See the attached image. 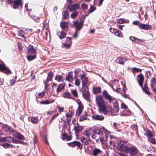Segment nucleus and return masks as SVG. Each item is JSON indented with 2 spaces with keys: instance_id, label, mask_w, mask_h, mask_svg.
<instances>
[{
  "instance_id": "nucleus-12",
  "label": "nucleus",
  "mask_w": 156,
  "mask_h": 156,
  "mask_svg": "<svg viewBox=\"0 0 156 156\" xmlns=\"http://www.w3.org/2000/svg\"><path fill=\"white\" fill-rule=\"evenodd\" d=\"M136 79L140 86L142 87L144 80V78L143 75L142 74L138 75L136 77Z\"/></svg>"
},
{
  "instance_id": "nucleus-45",
  "label": "nucleus",
  "mask_w": 156,
  "mask_h": 156,
  "mask_svg": "<svg viewBox=\"0 0 156 156\" xmlns=\"http://www.w3.org/2000/svg\"><path fill=\"white\" fill-rule=\"evenodd\" d=\"M76 141H75L73 142L68 143V145L70 147H75L76 146Z\"/></svg>"
},
{
  "instance_id": "nucleus-3",
  "label": "nucleus",
  "mask_w": 156,
  "mask_h": 156,
  "mask_svg": "<svg viewBox=\"0 0 156 156\" xmlns=\"http://www.w3.org/2000/svg\"><path fill=\"white\" fill-rule=\"evenodd\" d=\"M84 19L85 17H84L83 20H80V23L78 22V20L73 21V26H75V28L78 30H80L83 27Z\"/></svg>"
},
{
  "instance_id": "nucleus-40",
  "label": "nucleus",
  "mask_w": 156,
  "mask_h": 156,
  "mask_svg": "<svg viewBox=\"0 0 156 156\" xmlns=\"http://www.w3.org/2000/svg\"><path fill=\"white\" fill-rule=\"evenodd\" d=\"M71 92L72 94L75 98L78 96V93L76 90L72 89L71 90Z\"/></svg>"
},
{
  "instance_id": "nucleus-14",
  "label": "nucleus",
  "mask_w": 156,
  "mask_h": 156,
  "mask_svg": "<svg viewBox=\"0 0 156 156\" xmlns=\"http://www.w3.org/2000/svg\"><path fill=\"white\" fill-rule=\"evenodd\" d=\"M113 30V32L114 33L115 35L119 37H122V34L120 31L115 29H113L112 28H111L109 29V30L111 32H112L111 30Z\"/></svg>"
},
{
  "instance_id": "nucleus-60",
  "label": "nucleus",
  "mask_w": 156,
  "mask_h": 156,
  "mask_svg": "<svg viewBox=\"0 0 156 156\" xmlns=\"http://www.w3.org/2000/svg\"><path fill=\"white\" fill-rule=\"evenodd\" d=\"M149 141L152 144H155L156 143L155 140L154 138H152L149 139Z\"/></svg>"
},
{
  "instance_id": "nucleus-31",
  "label": "nucleus",
  "mask_w": 156,
  "mask_h": 156,
  "mask_svg": "<svg viewBox=\"0 0 156 156\" xmlns=\"http://www.w3.org/2000/svg\"><path fill=\"white\" fill-rule=\"evenodd\" d=\"M16 136L18 139L23 140L24 139V136L20 133L19 132H17L16 133Z\"/></svg>"
},
{
  "instance_id": "nucleus-61",
  "label": "nucleus",
  "mask_w": 156,
  "mask_h": 156,
  "mask_svg": "<svg viewBox=\"0 0 156 156\" xmlns=\"http://www.w3.org/2000/svg\"><path fill=\"white\" fill-rule=\"evenodd\" d=\"M87 119V118L85 116H83L80 118L79 120L80 121H82Z\"/></svg>"
},
{
  "instance_id": "nucleus-43",
  "label": "nucleus",
  "mask_w": 156,
  "mask_h": 156,
  "mask_svg": "<svg viewBox=\"0 0 156 156\" xmlns=\"http://www.w3.org/2000/svg\"><path fill=\"white\" fill-rule=\"evenodd\" d=\"M36 55H29L27 56V59L28 60L30 61L36 58Z\"/></svg>"
},
{
  "instance_id": "nucleus-36",
  "label": "nucleus",
  "mask_w": 156,
  "mask_h": 156,
  "mask_svg": "<svg viewBox=\"0 0 156 156\" xmlns=\"http://www.w3.org/2000/svg\"><path fill=\"white\" fill-rule=\"evenodd\" d=\"M151 88H153L155 87V85L156 83V79L153 77L152 78L151 80Z\"/></svg>"
},
{
  "instance_id": "nucleus-20",
  "label": "nucleus",
  "mask_w": 156,
  "mask_h": 156,
  "mask_svg": "<svg viewBox=\"0 0 156 156\" xmlns=\"http://www.w3.org/2000/svg\"><path fill=\"white\" fill-rule=\"evenodd\" d=\"M22 3L21 0H16L13 6V9H16L19 6H22Z\"/></svg>"
},
{
  "instance_id": "nucleus-22",
  "label": "nucleus",
  "mask_w": 156,
  "mask_h": 156,
  "mask_svg": "<svg viewBox=\"0 0 156 156\" xmlns=\"http://www.w3.org/2000/svg\"><path fill=\"white\" fill-rule=\"evenodd\" d=\"M140 27L144 30H148L150 29L151 28V25L141 24L139 25Z\"/></svg>"
},
{
  "instance_id": "nucleus-34",
  "label": "nucleus",
  "mask_w": 156,
  "mask_h": 156,
  "mask_svg": "<svg viewBox=\"0 0 156 156\" xmlns=\"http://www.w3.org/2000/svg\"><path fill=\"white\" fill-rule=\"evenodd\" d=\"M62 19H66L68 17V13L66 11H65L63 12L62 13Z\"/></svg>"
},
{
  "instance_id": "nucleus-38",
  "label": "nucleus",
  "mask_w": 156,
  "mask_h": 156,
  "mask_svg": "<svg viewBox=\"0 0 156 156\" xmlns=\"http://www.w3.org/2000/svg\"><path fill=\"white\" fill-rule=\"evenodd\" d=\"M68 26V23L66 22H61L60 26L62 29H65Z\"/></svg>"
},
{
  "instance_id": "nucleus-57",
  "label": "nucleus",
  "mask_w": 156,
  "mask_h": 156,
  "mask_svg": "<svg viewBox=\"0 0 156 156\" xmlns=\"http://www.w3.org/2000/svg\"><path fill=\"white\" fill-rule=\"evenodd\" d=\"M151 74V72L149 71H147L146 73L145 76L147 78H148Z\"/></svg>"
},
{
  "instance_id": "nucleus-2",
  "label": "nucleus",
  "mask_w": 156,
  "mask_h": 156,
  "mask_svg": "<svg viewBox=\"0 0 156 156\" xmlns=\"http://www.w3.org/2000/svg\"><path fill=\"white\" fill-rule=\"evenodd\" d=\"M96 100L99 110L105 105V102L103 98L100 96L96 97Z\"/></svg>"
},
{
  "instance_id": "nucleus-7",
  "label": "nucleus",
  "mask_w": 156,
  "mask_h": 156,
  "mask_svg": "<svg viewBox=\"0 0 156 156\" xmlns=\"http://www.w3.org/2000/svg\"><path fill=\"white\" fill-rule=\"evenodd\" d=\"M80 75L81 76L80 79L82 80V87H87L89 82L88 78L84 75V73L83 74H80Z\"/></svg>"
},
{
  "instance_id": "nucleus-37",
  "label": "nucleus",
  "mask_w": 156,
  "mask_h": 156,
  "mask_svg": "<svg viewBox=\"0 0 156 156\" xmlns=\"http://www.w3.org/2000/svg\"><path fill=\"white\" fill-rule=\"evenodd\" d=\"M78 12L77 11H75L71 15V17L73 19L75 18L78 15Z\"/></svg>"
},
{
  "instance_id": "nucleus-46",
  "label": "nucleus",
  "mask_w": 156,
  "mask_h": 156,
  "mask_svg": "<svg viewBox=\"0 0 156 156\" xmlns=\"http://www.w3.org/2000/svg\"><path fill=\"white\" fill-rule=\"evenodd\" d=\"M117 22L119 24H122L125 23L126 22V21L124 19L120 18L118 20Z\"/></svg>"
},
{
  "instance_id": "nucleus-13",
  "label": "nucleus",
  "mask_w": 156,
  "mask_h": 156,
  "mask_svg": "<svg viewBox=\"0 0 156 156\" xmlns=\"http://www.w3.org/2000/svg\"><path fill=\"white\" fill-rule=\"evenodd\" d=\"M127 59H125L121 57H119L117 58L115 60L116 63L121 65H124L126 61H127Z\"/></svg>"
},
{
  "instance_id": "nucleus-39",
  "label": "nucleus",
  "mask_w": 156,
  "mask_h": 156,
  "mask_svg": "<svg viewBox=\"0 0 156 156\" xmlns=\"http://www.w3.org/2000/svg\"><path fill=\"white\" fill-rule=\"evenodd\" d=\"M33 123H37L38 122V119L35 117H32L30 118V121Z\"/></svg>"
},
{
  "instance_id": "nucleus-23",
  "label": "nucleus",
  "mask_w": 156,
  "mask_h": 156,
  "mask_svg": "<svg viewBox=\"0 0 156 156\" xmlns=\"http://www.w3.org/2000/svg\"><path fill=\"white\" fill-rule=\"evenodd\" d=\"M0 70L3 71L5 70L6 71V73H10V70L8 69L4 64H0Z\"/></svg>"
},
{
  "instance_id": "nucleus-1",
  "label": "nucleus",
  "mask_w": 156,
  "mask_h": 156,
  "mask_svg": "<svg viewBox=\"0 0 156 156\" xmlns=\"http://www.w3.org/2000/svg\"><path fill=\"white\" fill-rule=\"evenodd\" d=\"M127 142L126 141L118 140L117 142V148L119 151L128 153L129 151V147H127Z\"/></svg>"
},
{
  "instance_id": "nucleus-44",
  "label": "nucleus",
  "mask_w": 156,
  "mask_h": 156,
  "mask_svg": "<svg viewBox=\"0 0 156 156\" xmlns=\"http://www.w3.org/2000/svg\"><path fill=\"white\" fill-rule=\"evenodd\" d=\"M112 103H113V106L114 108H119L118 102L115 100L112 101Z\"/></svg>"
},
{
  "instance_id": "nucleus-64",
  "label": "nucleus",
  "mask_w": 156,
  "mask_h": 156,
  "mask_svg": "<svg viewBox=\"0 0 156 156\" xmlns=\"http://www.w3.org/2000/svg\"><path fill=\"white\" fill-rule=\"evenodd\" d=\"M31 18L32 19L34 20H37V19H39V18L34 15H32L31 16Z\"/></svg>"
},
{
  "instance_id": "nucleus-8",
  "label": "nucleus",
  "mask_w": 156,
  "mask_h": 156,
  "mask_svg": "<svg viewBox=\"0 0 156 156\" xmlns=\"http://www.w3.org/2000/svg\"><path fill=\"white\" fill-rule=\"evenodd\" d=\"M48 115H53L51 118L50 121L49 122V123L50 124L51 122L58 115V112L55 110L51 111V112H48L47 113Z\"/></svg>"
},
{
  "instance_id": "nucleus-10",
  "label": "nucleus",
  "mask_w": 156,
  "mask_h": 156,
  "mask_svg": "<svg viewBox=\"0 0 156 156\" xmlns=\"http://www.w3.org/2000/svg\"><path fill=\"white\" fill-rule=\"evenodd\" d=\"M53 76V73L52 72H50L48 73V76L46 80L44 82L45 87L48 86V82L52 80Z\"/></svg>"
},
{
  "instance_id": "nucleus-49",
  "label": "nucleus",
  "mask_w": 156,
  "mask_h": 156,
  "mask_svg": "<svg viewBox=\"0 0 156 156\" xmlns=\"http://www.w3.org/2000/svg\"><path fill=\"white\" fill-rule=\"evenodd\" d=\"M76 146H77L78 148L80 149H82L83 147L82 144L79 141H76Z\"/></svg>"
},
{
  "instance_id": "nucleus-41",
  "label": "nucleus",
  "mask_w": 156,
  "mask_h": 156,
  "mask_svg": "<svg viewBox=\"0 0 156 156\" xmlns=\"http://www.w3.org/2000/svg\"><path fill=\"white\" fill-rule=\"evenodd\" d=\"M91 133L90 132L89 130H86L83 132V134L84 135L87 136L89 138Z\"/></svg>"
},
{
  "instance_id": "nucleus-30",
  "label": "nucleus",
  "mask_w": 156,
  "mask_h": 156,
  "mask_svg": "<svg viewBox=\"0 0 156 156\" xmlns=\"http://www.w3.org/2000/svg\"><path fill=\"white\" fill-rule=\"evenodd\" d=\"M80 140L85 145H87L89 144V140L85 138L84 137L82 136L81 137Z\"/></svg>"
},
{
  "instance_id": "nucleus-51",
  "label": "nucleus",
  "mask_w": 156,
  "mask_h": 156,
  "mask_svg": "<svg viewBox=\"0 0 156 156\" xmlns=\"http://www.w3.org/2000/svg\"><path fill=\"white\" fill-rule=\"evenodd\" d=\"M132 70L133 71H135L136 72H141L142 70L140 69L134 67L132 69Z\"/></svg>"
},
{
  "instance_id": "nucleus-53",
  "label": "nucleus",
  "mask_w": 156,
  "mask_h": 156,
  "mask_svg": "<svg viewBox=\"0 0 156 156\" xmlns=\"http://www.w3.org/2000/svg\"><path fill=\"white\" fill-rule=\"evenodd\" d=\"M18 35L21 36L23 37H24V36L23 34V31L22 30H20L18 32Z\"/></svg>"
},
{
  "instance_id": "nucleus-27",
  "label": "nucleus",
  "mask_w": 156,
  "mask_h": 156,
  "mask_svg": "<svg viewBox=\"0 0 156 156\" xmlns=\"http://www.w3.org/2000/svg\"><path fill=\"white\" fill-rule=\"evenodd\" d=\"M55 80L59 82H62L64 80L63 77L60 75H56L55 78Z\"/></svg>"
},
{
  "instance_id": "nucleus-59",
  "label": "nucleus",
  "mask_w": 156,
  "mask_h": 156,
  "mask_svg": "<svg viewBox=\"0 0 156 156\" xmlns=\"http://www.w3.org/2000/svg\"><path fill=\"white\" fill-rule=\"evenodd\" d=\"M57 108L59 109V112H63L64 110V108L61 107L59 106H57Z\"/></svg>"
},
{
  "instance_id": "nucleus-24",
  "label": "nucleus",
  "mask_w": 156,
  "mask_h": 156,
  "mask_svg": "<svg viewBox=\"0 0 156 156\" xmlns=\"http://www.w3.org/2000/svg\"><path fill=\"white\" fill-rule=\"evenodd\" d=\"M92 89L95 94H98L101 92V88L100 87H93Z\"/></svg>"
},
{
  "instance_id": "nucleus-18",
  "label": "nucleus",
  "mask_w": 156,
  "mask_h": 156,
  "mask_svg": "<svg viewBox=\"0 0 156 156\" xmlns=\"http://www.w3.org/2000/svg\"><path fill=\"white\" fill-rule=\"evenodd\" d=\"M74 129L76 134L77 133H80L82 132L83 130V128L80 126L77 125L74 127Z\"/></svg>"
},
{
  "instance_id": "nucleus-47",
  "label": "nucleus",
  "mask_w": 156,
  "mask_h": 156,
  "mask_svg": "<svg viewBox=\"0 0 156 156\" xmlns=\"http://www.w3.org/2000/svg\"><path fill=\"white\" fill-rule=\"evenodd\" d=\"M145 135L149 137H152L153 136V134L151 133V131L149 130L147 131V132L146 134H145Z\"/></svg>"
},
{
  "instance_id": "nucleus-52",
  "label": "nucleus",
  "mask_w": 156,
  "mask_h": 156,
  "mask_svg": "<svg viewBox=\"0 0 156 156\" xmlns=\"http://www.w3.org/2000/svg\"><path fill=\"white\" fill-rule=\"evenodd\" d=\"M13 138L11 136H7V141L9 143H12Z\"/></svg>"
},
{
  "instance_id": "nucleus-15",
  "label": "nucleus",
  "mask_w": 156,
  "mask_h": 156,
  "mask_svg": "<svg viewBox=\"0 0 156 156\" xmlns=\"http://www.w3.org/2000/svg\"><path fill=\"white\" fill-rule=\"evenodd\" d=\"M27 51L29 54H34L36 53V50L32 45H29L27 48Z\"/></svg>"
},
{
  "instance_id": "nucleus-17",
  "label": "nucleus",
  "mask_w": 156,
  "mask_h": 156,
  "mask_svg": "<svg viewBox=\"0 0 156 156\" xmlns=\"http://www.w3.org/2000/svg\"><path fill=\"white\" fill-rule=\"evenodd\" d=\"M92 117L94 120L99 121H102L104 120V118L103 116L101 115H93L92 116Z\"/></svg>"
},
{
  "instance_id": "nucleus-25",
  "label": "nucleus",
  "mask_w": 156,
  "mask_h": 156,
  "mask_svg": "<svg viewBox=\"0 0 156 156\" xmlns=\"http://www.w3.org/2000/svg\"><path fill=\"white\" fill-rule=\"evenodd\" d=\"M73 76L72 72H69L68 76L66 77V80L69 82H72L73 80Z\"/></svg>"
},
{
  "instance_id": "nucleus-54",
  "label": "nucleus",
  "mask_w": 156,
  "mask_h": 156,
  "mask_svg": "<svg viewBox=\"0 0 156 156\" xmlns=\"http://www.w3.org/2000/svg\"><path fill=\"white\" fill-rule=\"evenodd\" d=\"M96 9V8L95 7L91 6L89 11L90 13H91L95 10Z\"/></svg>"
},
{
  "instance_id": "nucleus-32",
  "label": "nucleus",
  "mask_w": 156,
  "mask_h": 156,
  "mask_svg": "<svg viewBox=\"0 0 156 156\" xmlns=\"http://www.w3.org/2000/svg\"><path fill=\"white\" fill-rule=\"evenodd\" d=\"M74 112L72 110H69V112L67 113L66 114V116L67 117H72L74 115Z\"/></svg>"
},
{
  "instance_id": "nucleus-42",
  "label": "nucleus",
  "mask_w": 156,
  "mask_h": 156,
  "mask_svg": "<svg viewBox=\"0 0 156 156\" xmlns=\"http://www.w3.org/2000/svg\"><path fill=\"white\" fill-rule=\"evenodd\" d=\"M71 43L72 41H70V44H63L62 47L63 48H69L71 47Z\"/></svg>"
},
{
  "instance_id": "nucleus-63",
  "label": "nucleus",
  "mask_w": 156,
  "mask_h": 156,
  "mask_svg": "<svg viewBox=\"0 0 156 156\" xmlns=\"http://www.w3.org/2000/svg\"><path fill=\"white\" fill-rule=\"evenodd\" d=\"M38 95L40 97H43L44 95V91H42L40 93H39Z\"/></svg>"
},
{
  "instance_id": "nucleus-28",
  "label": "nucleus",
  "mask_w": 156,
  "mask_h": 156,
  "mask_svg": "<svg viewBox=\"0 0 156 156\" xmlns=\"http://www.w3.org/2000/svg\"><path fill=\"white\" fill-rule=\"evenodd\" d=\"M94 133L95 134L98 135L100 137L101 136L103 135V132L101 130L98 129H95L94 131Z\"/></svg>"
},
{
  "instance_id": "nucleus-5",
  "label": "nucleus",
  "mask_w": 156,
  "mask_h": 156,
  "mask_svg": "<svg viewBox=\"0 0 156 156\" xmlns=\"http://www.w3.org/2000/svg\"><path fill=\"white\" fill-rule=\"evenodd\" d=\"M129 152H130V156H139V153L137 148L134 147H129Z\"/></svg>"
},
{
  "instance_id": "nucleus-35",
  "label": "nucleus",
  "mask_w": 156,
  "mask_h": 156,
  "mask_svg": "<svg viewBox=\"0 0 156 156\" xmlns=\"http://www.w3.org/2000/svg\"><path fill=\"white\" fill-rule=\"evenodd\" d=\"M58 35L59 36V37L60 39L64 38L66 35V34L63 31H61L58 33Z\"/></svg>"
},
{
  "instance_id": "nucleus-11",
  "label": "nucleus",
  "mask_w": 156,
  "mask_h": 156,
  "mask_svg": "<svg viewBox=\"0 0 156 156\" xmlns=\"http://www.w3.org/2000/svg\"><path fill=\"white\" fill-rule=\"evenodd\" d=\"M2 129L7 133H11L13 132V129L10 126L6 124H4L2 126Z\"/></svg>"
},
{
  "instance_id": "nucleus-19",
  "label": "nucleus",
  "mask_w": 156,
  "mask_h": 156,
  "mask_svg": "<svg viewBox=\"0 0 156 156\" xmlns=\"http://www.w3.org/2000/svg\"><path fill=\"white\" fill-rule=\"evenodd\" d=\"M101 151L98 148H95L93 151V154L94 156H97L101 154Z\"/></svg>"
},
{
  "instance_id": "nucleus-58",
  "label": "nucleus",
  "mask_w": 156,
  "mask_h": 156,
  "mask_svg": "<svg viewBox=\"0 0 156 156\" xmlns=\"http://www.w3.org/2000/svg\"><path fill=\"white\" fill-rule=\"evenodd\" d=\"M121 108L122 109H126L127 108V107L125 104L122 103L121 104Z\"/></svg>"
},
{
  "instance_id": "nucleus-9",
  "label": "nucleus",
  "mask_w": 156,
  "mask_h": 156,
  "mask_svg": "<svg viewBox=\"0 0 156 156\" xmlns=\"http://www.w3.org/2000/svg\"><path fill=\"white\" fill-rule=\"evenodd\" d=\"M80 7V5L78 4H70L67 6L68 9L71 12L76 11V9H79Z\"/></svg>"
},
{
  "instance_id": "nucleus-26",
  "label": "nucleus",
  "mask_w": 156,
  "mask_h": 156,
  "mask_svg": "<svg viewBox=\"0 0 156 156\" xmlns=\"http://www.w3.org/2000/svg\"><path fill=\"white\" fill-rule=\"evenodd\" d=\"M65 86L64 83H62L59 85L58 87L56 90V92L57 93L60 92L62 91V90L64 88Z\"/></svg>"
},
{
  "instance_id": "nucleus-50",
  "label": "nucleus",
  "mask_w": 156,
  "mask_h": 156,
  "mask_svg": "<svg viewBox=\"0 0 156 156\" xmlns=\"http://www.w3.org/2000/svg\"><path fill=\"white\" fill-rule=\"evenodd\" d=\"M1 145L4 148H9V144L7 143H5L3 144H1Z\"/></svg>"
},
{
  "instance_id": "nucleus-6",
  "label": "nucleus",
  "mask_w": 156,
  "mask_h": 156,
  "mask_svg": "<svg viewBox=\"0 0 156 156\" xmlns=\"http://www.w3.org/2000/svg\"><path fill=\"white\" fill-rule=\"evenodd\" d=\"M102 95L106 99L109 101L110 103H112V101L115 100V98L112 97L109 95L107 91L106 90L103 91Z\"/></svg>"
},
{
  "instance_id": "nucleus-4",
  "label": "nucleus",
  "mask_w": 156,
  "mask_h": 156,
  "mask_svg": "<svg viewBox=\"0 0 156 156\" xmlns=\"http://www.w3.org/2000/svg\"><path fill=\"white\" fill-rule=\"evenodd\" d=\"M112 110V108L110 106H105V105L100 110H99L100 113L103 112L105 115H107L110 113L111 114Z\"/></svg>"
},
{
  "instance_id": "nucleus-33",
  "label": "nucleus",
  "mask_w": 156,
  "mask_h": 156,
  "mask_svg": "<svg viewBox=\"0 0 156 156\" xmlns=\"http://www.w3.org/2000/svg\"><path fill=\"white\" fill-rule=\"evenodd\" d=\"M119 108H114L113 109L112 108L111 112V115L112 116L114 115H116V114L119 112Z\"/></svg>"
},
{
  "instance_id": "nucleus-29",
  "label": "nucleus",
  "mask_w": 156,
  "mask_h": 156,
  "mask_svg": "<svg viewBox=\"0 0 156 156\" xmlns=\"http://www.w3.org/2000/svg\"><path fill=\"white\" fill-rule=\"evenodd\" d=\"M83 109V104L80 105L78 106V108L77 110V113L78 115H80L82 112Z\"/></svg>"
},
{
  "instance_id": "nucleus-21",
  "label": "nucleus",
  "mask_w": 156,
  "mask_h": 156,
  "mask_svg": "<svg viewBox=\"0 0 156 156\" xmlns=\"http://www.w3.org/2000/svg\"><path fill=\"white\" fill-rule=\"evenodd\" d=\"M62 95L64 98H66L68 99H74L72 94L68 92H65L62 94Z\"/></svg>"
},
{
  "instance_id": "nucleus-62",
  "label": "nucleus",
  "mask_w": 156,
  "mask_h": 156,
  "mask_svg": "<svg viewBox=\"0 0 156 156\" xmlns=\"http://www.w3.org/2000/svg\"><path fill=\"white\" fill-rule=\"evenodd\" d=\"M63 136H65L66 137V139L67 140H71L72 139V137L71 136H68V135H62Z\"/></svg>"
},
{
  "instance_id": "nucleus-16",
  "label": "nucleus",
  "mask_w": 156,
  "mask_h": 156,
  "mask_svg": "<svg viewBox=\"0 0 156 156\" xmlns=\"http://www.w3.org/2000/svg\"><path fill=\"white\" fill-rule=\"evenodd\" d=\"M83 98L87 101L90 100V94L89 91H83Z\"/></svg>"
},
{
  "instance_id": "nucleus-56",
  "label": "nucleus",
  "mask_w": 156,
  "mask_h": 156,
  "mask_svg": "<svg viewBox=\"0 0 156 156\" xmlns=\"http://www.w3.org/2000/svg\"><path fill=\"white\" fill-rule=\"evenodd\" d=\"M50 101L48 100H46V101H43L40 103L41 104H44V105H46V104H50Z\"/></svg>"
},
{
  "instance_id": "nucleus-55",
  "label": "nucleus",
  "mask_w": 156,
  "mask_h": 156,
  "mask_svg": "<svg viewBox=\"0 0 156 156\" xmlns=\"http://www.w3.org/2000/svg\"><path fill=\"white\" fill-rule=\"evenodd\" d=\"M80 80L78 79H77L75 82V84L77 86H79L80 84Z\"/></svg>"
},
{
  "instance_id": "nucleus-48",
  "label": "nucleus",
  "mask_w": 156,
  "mask_h": 156,
  "mask_svg": "<svg viewBox=\"0 0 156 156\" xmlns=\"http://www.w3.org/2000/svg\"><path fill=\"white\" fill-rule=\"evenodd\" d=\"M88 8V5L84 3H83L81 5V8L83 10L87 9Z\"/></svg>"
}]
</instances>
